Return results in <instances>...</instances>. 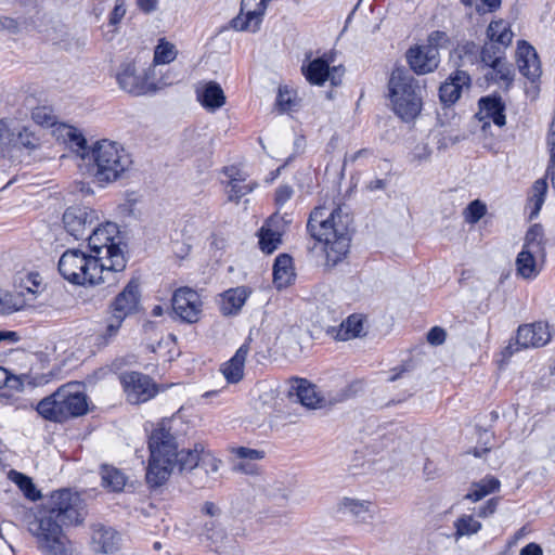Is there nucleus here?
I'll list each match as a JSON object with an SVG mask.
<instances>
[{
  "instance_id": "nucleus-1",
  "label": "nucleus",
  "mask_w": 555,
  "mask_h": 555,
  "mask_svg": "<svg viewBox=\"0 0 555 555\" xmlns=\"http://www.w3.org/2000/svg\"><path fill=\"white\" fill-rule=\"evenodd\" d=\"M81 504L77 493L68 489L55 491L28 522V530L43 555H72L70 542L63 532V526L79 525L83 520Z\"/></svg>"
},
{
  "instance_id": "nucleus-2",
  "label": "nucleus",
  "mask_w": 555,
  "mask_h": 555,
  "mask_svg": "<svg viewBox=\"0 0 555 555\" xmlns=\"http://www.w3.org/2000/svg\"><path fill=\"white\" fill-rule=\"evenodd\" d=\"M150 457L147 462L145 481L151 489L164 486L170 478L175 467H178L189 481L197 489L210 487L217 476L208 473L199 465L183 466L184 449L179 450L176 437L164 424H159L149 438Z\"/></svg>"
},
{
  "instance_id": "nucleus-3",
  "label": "nucleus",
  "mask_w": 555,
  "mask_h": 555,
  "mask_svg": "<svg viewBox=\"0 0 555 555\" xmlns=\"http://www.w3.org/2000/svg\"><path fill=\"white\" fill-rule=\"evenodd\" d=\"M352 217L341 206L328 208L315 207L308 219L310 235L323 244L324 266L336 267L347 258L351 244Z\"/></svg>"
},
{
  "instance_id": "nucleus-4",
  "label": "nucleus",
  "mask_w": 555,
  "mask_h": 555,
  "mask_svg": "<svg viewBox=\"0 0 555 555\" xmlns=\"http://www.w3.org/2000/svg\"><path fill=\"white\" fill-rule=\"evenodd\" d=\"M132 163L131 155L122 145L103 139L91 146V155L86 166L94 181L105 186L124 178Z\"/></svg>"
},
{
  "instance_id": "nucleus-5",
  "label": "nucleus",
  "mask_w": 555,
  "mask_h": 555,
  "mask_svg": "<svg viewBox=\"0 0 555 555\" xmlns=\"http://www.w3.org/2000/svg\"><path fill=\"white\" fill-rule=\"evenodd\" d=\"M57 267L61 275L75 285H98L116 281L105 261L101 262L99 256L88 255L80 249L64 251Z\"/></svg>"
},
{
  "instance_id": "nucleus-6",
  "label": "nucleus",
  "mask_w": 555,
  "mask_h": 555,
  "mask_svg": "<svg viewBox=\"0 0 555 555\" xmlns=\"http://www.w3.org/2000/svg\"><path fill=\"white\" fill-rule=\"evenodd\" d=\"M37 411L48 421L62 423L88 412L87 395L79 383H68L39 401Z\"/></svg>"
},
{
  "instance_id": "nucleus-7",
  "label": "nucleus",
  "mask_w": 555,
  "mask_h": 555,
  "mask_svg": "<svg viewBox=\"0 0 555 555\" xmlns=\"http://www.w3.org/2000/svg\"><path fill=\"white\" fill-rule=\"evenodd\" d=\"M388 88L396 115L403 121L414 120L423 106L418 81L404 68L397 67L390 75Z\"/></svg>"
},
{
  "instance_id": "nucleus-8",
  "label": "nucleus",
  "mask_w": 555,
  "mask_h": 555,
  "mask_svg": "<svg viewBox=\"0 0 555 555\" xmlns=\"http://www.w3.org/2000/svg\"><path fill=\"white\" fill-rule=\"evenodd\" d=\"M119 231L116 223L106 222L94 227L86 236L93 256L107 263L108 270L115 275L126 269L127 259L120 248Z\"/></svg>"
},
{
  "instance_id": "nucleus-9",
  "label": "nucleus",
  "mask_w": 555,
  "mask_h": 555,
  "mask_svg": "<svg viewBox=\"0 0 555 555\" xmlns=\"http://www.w3.org/2000/svg\"><path fill=\"white\" fill-rule=\"evenodd\" d=\"M140 285L137 280H131L109 305V317L106 319L103 336L112 338L117 335L125 319L139 309Z\"/></svg>"
},
{
  "instance_id": "nucleus-10",
  "label": "nucleus",
  "mask_w": 555,
  "mask_h": 555,
  "mask_svg": "<svg viewBox=\"0 0 555 555\" xmlns=\"http://www.w3.org/2000/svg\"><path fill=\"white\" fill-rule=\"evenodd\" d=\"M120 383L126 392L127 400L132 404L146 402L158 392L157 385L149 376L140 372H125L120 375Z\"/></svg>"
},
{
  "instance_id": "nucleus-11",
  "label": "nucleus",
  "mask_w": 555,
  "mask_h": 555,
  "mask_svg": "<svg viewBox=\"0 0 555 555\" xmlns=\"http://www.w3.org/2000/svg\"><path fill=\"white\" fill-rule=\"evenodd\" d=\"M96 210L86 206L68 207L63 215L66 231L76 240H83L98 224Z\"/></svg>"
},
{
  "instance_id": "nucleus-12",
  "label": "nucleus",
  "mask_w": 555,
  "mask_h": 555,
  "mask_svg": "<svg viewBox=\"0 0 555 555\" xmlns=\"http://www.w3.org/2000/svg\"><path fill=\"white\" fill-rule=\"evenodd\" d=\"M270 1L242 0L238 15L231 21L232 28L237 31L257 33Z\"/></svg>"
},
{
  "instance_id": "nucleus-13",
  "label": "nucleus",
  "mask_w": 555,
  "mask_h": 555,
  "mask_svg": "<svg viewBox=\"0 0 555 555\" xmlns=\"http://www.w3.org/2000/svg\"><path fill=\"white\" fill-rule=\"evenodd\" d=\"M172 310L185 323H196L202 314L203 302L198 293L190 287L178 288L171 299Z\"/></svg>"
},
{
  "instance_id": "nucleus-14",
  "label": "nucleus",
  "mask_w": 555,
  "mask_h": 555,
  "mask_svg": "<svg viewBox=\"0 0 555 555\" xmlns=\"http://www.w3.org/2000/svg\"><path fill=\"white\" fill-rule=\"evenodd\" d=\"M116 80L120 89L133 95H143L155 90L147 81L146 74H139L132 62H126L119 66Z\"/></svg>"
},
{
  "instance_id": "nucleus-15",
  "label": "nucleus",
  "mask_w": 555,
  "mask_h": 555,
  "mask_svg": "<svg viewBox=\"0 0 555 555\" xmlns=\"http://www.w3.org/2000/svg\"><path fill=\"white\" fill-rule=\"evenodd\" d=\"M183 456L184 467L199 465L215 476H217L222 465V461L202 442H196L192 449H184Z\"/></svg>"
},
{
  "instance_id": "nucleus-16",
  "label": "nucleus",
  "mask_w": 555,
  "mask_h": 555,
  "mask_svg": "<svg viewBox=\"0 0 555 555\" xmlns=\"http://www.w3.org/2000/svg\"><path fill=\"white\" fill-rule=\"evenodd\" d=\"M405 56L410 68L417 75L433 73L440 63L439 52L427 49L424 44L411 47Z\"/></svg>"
},
{
  "instance_id": "nucleus-17",
  "label": "nucleus",
  "mask_w": 555,
  "mask_h": 555,
  "mask_svg": "<svg viewBox=\"0 0 555 555\" xmlns=\"http://www.w3.org/2000/svg\"><path fill=\"white\" fill-rule=\"evenodd\" d=\"M516 63L519 73L528 80L534 82L541 76V63L535 49L527 41H518Z\"/></svg>"
},
{
  "instance_id": "nucleus-18",
  "label": "nucleus",
  "mask_w": 555,
  "mask_h": 555,
  "mask_svg": "<svg viewBox=\"0 0 555 555\" xmlns=\"http://www.w3.org/2000/svg\"><path fill=\"white\" fill-rule=\"evenodd\" d=\"M551 340L548 325L543 322L520 325L517 330L516 345L520 348H539Z\"/></svg>"
},
{
  "instance_id": "nucleus-19",
  "label": "nucleus",
  "mask_w": 555,
  "mask_h": 555,
  "mask_svg": "<svg viewBox=\"0 0 555 555\" xmlns=\"http://www.w3.org/2000/svg\"><path fill=\"white\" fill-rule=\"evenodd\" d=\"M91 540L94 550L103 554H114L118 552L122 541L118 531L102 524L92 526Z\"/></svg>"
},
{
  "instance_id": "nucleus-20",
  "label": "nucleus",
  "mask_w": 555,
  "mask_h": 555,
  "mask_svg": "<svg viewBox=\"0 0 555 555\" xmlns=\"http://www.w3.org/2000/svg\"><path fill=\"white\" fill-rule=\"evenodd\" d=\"M478 106L479 111L477 113V117L481 121L487 120L485 121V125L489 124V121H493V124L500 128L505 126V103L499 94L480 98Z\"/></svg>"
},
{
  "instance_id": "nucleus-21",
  "label": "nucleus",
  "mask_w": 555,
  "mask_h": 555,
  "mask_svg": "<svg viewBox=\"0 0 555 555\" xmlns=\"http://www.w3.org/2000/svg\"><path fill=\"white\" fill-rule=\"evenodd\" d=\"M230 452L238 460L233 464V470L245 475H258L259 466L255 463L264 457V452L247 447H233Z\"/></svg>"
},
{
  "instance_id": "nucleus-22",
  "label": "nucleus",
  "mask_w": 555,
  "mask_h": 555,
  "mask_svg": "<svg viewBox=\"0 0 555 555\" xmlns=\"http://www.w3.org/2000/svg\"><path fill=\"white\" fill-rule=\"evenodd\" d=\"M291 399L300 402L304 406L309 409L321 408L323 398H321L315 389V386L310 384L307 379H296L291 386L288 391Z\"/></svg>"
},
{
  "instance_id": "nucleus-23",
  "label": "nucleus",
  "mask_w": 555,
  "mask_h": 555,
  "mask_svg": "<svg viewBox=\"0 0 555 555\" xmlns=\"http://www.w3.org/2000/svg\"><path fill=\"white\" fill-rule=\"evenodd\" d=\"M196 96L202 106L208 112H216L225 104V95L221 86L212 80L198 87Z\"/></svg>"
},
{
  "instance_id": "nucleus-24",
  "label": "nucleus",
  "mask_w": 555,
  "mask_h": 555,
  "mask_svg": "<svg viewBox=\"0 0 555 555\" xmlns=\"http://www.w3.org/2000/svg\"><path fill=\"white\" fill-rule=\"evenodd\" d=\"M364 317L361 314H351L339 326L327 328V334L334 339L346 341L359 337L363 333Z\"/></svg>"
},
{
  "instance_id": "nucleus-25",
  "label": "nucleus",
  "mask_w": 555,
  "mask_h": 555,
  "mask_svg": "<svg viewBox=\"0 0 555 555\" xmlns=\"http://www.w3.org/2000/svg\"><path fill=\"white\" fill-rule=\"evenodd\" d=\"M250 293V289L246 286H238L225 291L221 296V313L223 315L237 314L245 305Z\"/></svg>"
},
{
  "instance_id": "nucleus-26",
  "label": "nucleus",
  "mask_w": 555,
  "mask_h": 555,
  "mask_svg": "<svg viewBox=\"0 0 555 555\" xmlns=\"http://www.w3.org/2000/svg\"><path fill=\"white\" fill-rule=\"evenodd\" d=\"M332 62V57L323 54L309 62L308 65H302L301 72L311 85L323 86L330 77V64Z\"/></svg>"
},
{
  "instance_id": "nucleus-27",
  "label": "nucleus",
  "mask_w": 555,
  "mask_h": 555,
  "mask_svg": "<svg viewBox=\"0 0 555 555\" xmlns=\"http://www.w3.org/2000/svg\"><path fill=\"white\" fill-rule=\"evenodd\" d=\"M248 352L249 345L245 343L236 350L235 354L222 365L221 372L228 383L235 384L243 378L244 365Z\"/></svg>"
},
{
  "instance_id": "nucleus-28",
  "label": "nucleus",
  "mask_w": 555,
  "mask_h": 555,
  "mask_svg": "<svg viewBox=\"0 0 555 555\" xmlns=\"http://www.w3.org/2000/svg\"><path fill=\"white\" fill-rule=\"evenodd\" d=\"M295 279L293 259L287 254L276 257L273 264V283L278 288H284L292 284Z\"/></svg>"
},
{
  "instance_id": "nucleus-29",
  "label": "nucleus",
  "mask_w": 555,
  "mask_h": 555,
  "mask_svg": "<svg viewBox=\"0 0 555 555\" xmlns=\"http://www.w3.org/2000/svg\"><path fill=\"white\" fill-rule=\"evenodd\" d=\"M62 135L69 146V149L83 162L86 165L91 155V146H88L87 140L81 132L70 126H64Z\"/></svg>"
},
{
  "instance_id": "nucleus-30",
  "label": "nucleus",
  "mask_w": 555,
  "mask_h": 555,
  "mask_svg": "<svg viewBox=\"0 0 555 555\" xmlns=\"http://www.w3.org/2000/svg\"><path fill=\"white\" fill-rule=\"evenodd\" d=\"M372 505L373 503L369 500L346 496L339 501L338 511L364 522L367 518H372Z\"/></svg>"
},
{
  "instance_id": "nucleus-31",
  "label": "nucleus",
  "mask_w": 555,
  "mask_h": 555,
  "mask_svg": "<svg viewBox=\"0 0 555 555\" xmlns=\"http://www.w3.org/2000/svg\"><path fill=\"white\" fill-rule=\"evenodd\" d=\"M538 257H541V254L521 249L515 261L517 274L525 280L535 279L541 271Z\"/></svg>"
},
{
  "instance_id": "nucleus-32",
  "label": "nucleus",
  "mask_w": 555,
  "mask_h": 555,
  "mask_svg": "<svg viewBox=\"0 0 555 555\" xmlns=\"http://www.w3.org/2000/svg\"><path fill=\"white\" fill-rule=\"evenodd\" d=\"M491 72L486 75L489 81H493L505 89H508L514 81V70L505 60H499L490 65Z\"/></svg>"
},
{
  "instance_id": "nucleus-33",
  "label": "nucleus",
  "mask_w": 555,
  "mask_h": 555,
  "mask_svg": "<svg viewBox=\"0 0 555 555\" xmlns=\"http://www.w3.org/2000/svg\"><path fill=\"white\" fill-rule=\"evenodd\" d=\"M513 31L507 22L503 20L493 21L487 28V38L490 42L507 48L513 40Z\"/></svg>"
},
{
  "instance_id": "nucleus-34",
  "label": "nucleus",
  "mask_w": 555,
  "mask_h": 555,
  "mask_svg": "<svg viewBox=\"0 0 555 555\" xmlns=\"http://www.w3.org/2000/svg\"><path fill=\"white\" fill-rule=\"evenodd\" d=\"M101 479L103 488L112 492L122 491L127 481V477L121 470L109 465L101 467Z\"/></svg>"
},
{
  "instance_id": "nucleus-35",
  "label": "nucleus",
  "mask_w": 555,
  "mask_h": 555,
  "mask_svg": "<svg viewBox=\"0 0 555 555\" xmlns=\"http://www.w3.org/2000/svg\"><path fill=\"white\" fill-rule=\"evenodd\" d=\"M279 230L272 229V219H269L259 230V246L266 254H272L282 242Z\"/></svg>"
},
{
  "instance_id": "nucleus-36",
  "label": "nucleus",
  "mask_w": 555,
  "mask_h": 555,
  "mask_svg": "<svg viewBox=\"0 0 555 555\" xmlns=\"http://www.w3.org/2000/svg\"><path fill=\"white\" fill-rule=\"evenodd\" d=\"M500 488V481L495 477L487 476L478 482L472 485V489L464 496L465 500L477 502L483 499L486 495L498 491Z\"/></svg>"
},
{
  "instance_id": "nucleus-37",
  "label": "nucleus",
  "mask_w": 555,
  "mask_h": 555,
  "mask_svg": "<svg viewBox=\"0 0 555 555\" xmlns=\"http://www.w3.org/2000/svg\"><path fill=\"white\" fill-rule=\"evenodd\" d=\"M201 537L210 550L218 551L223 545L225 532L216 520H210L204 525Z\"/></svg>"
},
{
  "instance_id": "nucleus-38",
  "label": "nucleus",
  "mask_w": 555,
  "mask_h": 555,
  "mask_svg": "<svg viewBox=\"0 0 555 555\" xmlns=\"http://www.w3.org/2000/svg\"><path fill=\"white\" fill-rule=\"evenodd\" d=\"M543 236L544 232L542 225L538 223L532 224L525 235L522 249L541 254V258H543L545 256Z\"/></svg>"
},
{
  "instance_id": "nucleus-39",
  "label": "nucleus",
  "mask_w": 555,
  "mask_h": 555,
  "mask_svg": "<svg viewBox=\"0 0 555 555\" xmlns=\"http://www.w3.org/2000/svg\"><path fill=\"white\" fill-rule=\"evenodd\" d=\"M8 477L18 487L27 499L37 501L41 498V493L36 489L30 477L14 469L9 472Z\"/></svg>"
},
{
  "instance_id": "nucleus-40",
  "label": "nucleus",
  "mask_w": 555,
  "mask_h": 555,
  "mask_svg": "<svg viewBox=\"0 0 555 555\" xmlns=\"http://www.w3.org/2000/svg\"><path fill=\"white\" fill-rule=\"evenodd\" d=\"M225 175L230 177V191H229V201L238 202L244 195L250 193L256 183H244V179L236 177L237 173H233V169H225Z\"/></svg>"
},
{
  "instance_id": "nucleus-41",
  "label": "nucleus",
  "mask_w": 555,
  "mask_h": 555,
  "mask_svg": "<svg viewBox=\"0 0 555 555\" xmlns=\"http://www.w3.org/2000/svg\"><path fill=\"white\" fill-rule=\"evenodd\" d=\"M25 307L23 292L13 294L0 289V314H10Z\"/></svg>"
},
{
  "instance_id": "nucleus-42",
  "label": "nucleus",
  "mask_w": 555,
  "mask_h": 555,
  "mask_svg": "<svg viewBox=\"0 0 555 555\" xmlns=\"http://www.w3.org/2000/svg\"><path fill=\"white\" fill-rule=\"evenodd\" d=\"M454 538L459 540L465 535H473L481 529V522L476 520L472 515H462L454 521Z\"/></svg>"
},
{
  "instance_id": "nucleus-43",
  "label": "nucleus",
  "mask_w": 555,
  "mask_h": 555,
  "mask_svg": "<svg viewBox=\"0 0 555 555\" xmlns=\"http://www.w3.org/2000/svg\"><path fill=\"white\" fill-rule=\"evenodd\" d=\"M546 179V177L538 179L532 185V195L529 198V202L533 204V208L530 212L531 219L539 215L544 203L545 194L547 191Z\"/></svg>"
},
{
  "instance_id": "nucleus-44",
  "label": "nucleus",
  "mask_w": 555,
  "mask_h": 555,
  "mask_svg": "<svg viewBox=\"0 0 555 555\" xmlns=\"http://www.w3.org/2000/svg\"><path fill=\"white\" fill-rule=\"evenodd\" d=\"M176 57V47L165 39H160L154 51V64H168Z\"/></svg>"
},
{
  "instance_id": "nucleus-45",
  "label": "nucleus",
  "mask_w": 555,
  "mask_h": 555,
  "mask_svg": "<svg viewBox=\"0 0 555 555\" xmlns=\"http://www.w3.org/2000/svg\"><path fill=\"white\" fill-rule=\"evenodd\" d=\"M505 47H501L500 44L493 43V42H486L480 51V57L481 61L486 65H490L499 60H505L504 59V51Z\"/></svg>"
},
{
  "instance_id": "nucleus-46",
  "label": "nucleus",
  "mask_w": 555,
  "mask_h": 555,
  "mask_svg": "<svg viewBox=\"0 0 555 555\" xmlns=\"http://www.w3.org/2000/svg\"><path fill=\"white\" fill-rule=\"evenodd\" d=\"M14 144L20 147H25L29 151L36 150L40 145V140L36 133L27 127H23L14 139Z\"/></svg>"
},
{
  "instance_id": "nucleus-47",
  "label": "nucleus",
  "mask_w": 555,
  "mask_h": 555,
  "mask_svg": "<svg viewBox=\"0 0 555 555\" xmlns=\"http://www.w3.org/2000/svg\"><path fill=\"white\" fill-rule=\"evenodd\" d=\"M41 284L42 280L38 272H28L24 276L20 278V288L24 295L25 292L31 295L38 294L40 292Z\"/></svg>"
},
{
  "instance_id": "nucleus-48",
  "label": "nucleus",
  "mask_w": 555,
  "mask_h": 555,
  "mask_svg": "<svg viewBox=\"0 0 555 555\" xmlns=\"http://www.w3.org/2000/svg\"><path fill=\"white\" fill-rule=\"evenodd\" d=\"M461 92L456 85L448 80L440 86L439 98L443 104L450 105L459 100Z\"/></svg>"
},
{
  "instance_id": "nucleus-49",
  "label": "nucleus",
  "mask_w": 555,
  "mask_h": 555,
  "mask_svg": "<svg viewBox=\"0 0 555 555\" xmlns=\"http://www.w3.org/2000/svg\"><path fill=\"white\" fill-rule=\"evenodd\" d=\"M486 205L479 199H475L465 209L464 218L466 222L475 224L486 215Z\"/></svg>"
},
{
  "instance_id": "nucleus-50",
  "label": "nucleus",
  "mask_w": 555,
  "mask_h": 555,
  "mask_svg": "<svg viewBox=\"0 0 555 555\" xmlns=\"http://www.w3.org/2000/svg\"><path fill=\"white\" fill-rule=\"evenodd\" d=\"M450 44V37L446 31L434 30L427 37V42L424 44L427 49H434L439 52V49L448 48Z\"/></svg>"
},
{
  "instance_id": "nucleus-51",
  "label": "nucleus",
  "mask_w": 555,
  "mask_h": 555,
  "mask_svg": "<svg viewBox=\"0 0 555 555\" xmlns=\"http://www.w3.org/2000/svg\"><path fill=\"white\" fill-rule=\"evenodd\" d=\"M455 52L464 61L473 63L479 52L478 46L473 41H466L462 44H459Z\"/></svg>"
},
{
  "instance_id": "nucleus-52",
  "label": "nucleus",
  "mask_w": 555,
  "mask_h": 555,
  "mask_svg": "<svg viewBox=\"0 0 555 555\" xmlns=\"http://www.w3.org/2000/svg\"><path fill=\"white\" fill-rule=\"evenodd\" d=\"M33 119L36 124L40 126H53L55 122V117L48 111L47 107H37L33 111Z\"/></svg>"
},
{
  "instance_id": "nucleus-53",
  "label": "nucleus",
  "mask_w": 555,
  "mask_h": 555,
  "mask_svg": "<svg viewBox=\"0 0 555 555\" xmlns=\"http://www.w3.org/2000/svg\"><path fill=\"white\" fill-rule=\"evenodd\" d=\"M125 14H126V8H125L124 2L122 1L116 2L113 11L109 14V20H108V26L114 27L112 30V36L108 37L109 40L113 39L114 34L116 31V26L124 18Z\"/></svg>"
},
{
  "instance_id": "nucleus-54",
  "label": "nucleus",
  "mask_w": 555,
  "mask_h": 555,
  "mask_svg": "<svg viewBox=\"0 0 555 555\" xmlns=\"http://www.w3.org/2000/svg\"><path fill=\"white\" fill-rule=\"evenodd\" d=\"M276 106L280 111L286 112L292 109L293 102H292V93L287 89H279V93L276 96Z\"/></svg>"
},
{
  "instance_id": "nucleus-55",
  "label": "nucleus",
  "mask_w": 555,
  "mask_h": 555,
  "mask_svg": "<svg viewBox=\"0 0 555 555\" xmlns=\"http://www.w3.org/2000/svg\"><path fill=\"white\" fill-rule=\"evenodd\" d=\"M447 333L442 327L435 326L429 330L427 334V340L430 345L439 346L442 345L446 340Z\"/></svg>"
},
{
  "instance_id": "nucleus-56",
  "label": "nucleus",
  "mask_w": 555,
  "mask_h": 555,
  "mask_svg": "<svg viewBox=\"0 0 555 555\" xmlns=\"http://www.w3.org/2000/svg\"><path fill=\"white\" fill-rule=\"evenodd\" d=\"M294 190L289 185H280L275 191V204L283 206L287 201L292 198Z\"/></svg>"
},
{
  "instance_id": "nucleus-57",
  "label": "nucleus",
  "mask_w": 555,
  "mask_h": 555,
  "mask_svg": "<svg viewBox=\"0 0 555 555\" xmlns=\"http://www.w3.org/2000/svg\"><path fill=\"white\" fill-rule=\"evenodd\" d=\"M449 81L456 85L462 91L464 87H469L470 77L466 72L457 69L449 77Z\"/></svg>"
},
{
  "instance_id": "nucleus-58",
  "label": "nucleus",
  "mask_w": 555,
  "mask_h": 555,
  "mask_svg": "<svg viewBox=\"0 0 555 555\" xmlns=\"http://www.w3.org/2000/svg\"><path fill=\"white\" fill-rule=\"evenodd\" d=\"M2 388L20 392L24 389V382L21 376L13 375L9 372L7 383L3 385Z\"/></svg>"
},
{
  "instance_id": "nucleus-59",
  "label": "nucleus",
  "mask_w": 555,
  "mask_h": 555,
  "mask_svg": "<svg viewBox=\"0 0 555 555\" xmlns=\"http://www.w3.org/2000/svg\"><path fill=\"white\" fill-rule=\"evenodd\" d=\"M498 500L490 499L483 506H480L477 512L478 517L486 518L496 511Z\"/></svg>"
},
{
  "instance_id": "nucleus-60",
  "label": "nucleus",
  "mask_w": 555,
  "mask_h": 555,
  "mask_svg": "<svg viewBox=\"0 0 555 555\" xmlns=\"http://www.w3.org/2000/svg\"><path fill=\"white\" fill-rule=\"evenodd\" d=\"M546 178H550L552 186L555 189V147L550 150V162L546 168Z\"/></svg>"
},
{
  "instance_id": "nucleus-61",
  "label": "nucleus",
  "mask_w": 555,
  "mask_h": 555,
  "mask_svg": "<svg viewBox=\"0 0 555 555\" xmlns=\"http://www.w3.org/2000/svg\"><path fill=\"white\" fill-rule=\"evenodd\" d=\"M372 155H373V152L371 150H369V149H361V150H359L358 152H356V153H353L351 155H345L344 165H346L347 163L353 164L359 158L370 157Z\"/></svg>"
},
{
  "instance_id": "nucleus-62",
  "label": "nucleus",
  "mask_w": 555,
  "mask_h": 555,
  "mask_svg": "<svg viewBox=\"0 0 555 555\" xmlns=\"http://www.w3.org/2000/svg\"><path fill=\"white\" fill-rule=\"evenodd\" d=\"M202 512L209 517H218L221 514L220 508L214 502H205Z\"/></svg>"
},
{
  "instance_id": "nucleus-63",
  "label": "nucleus",
  "mask_w": 555,
  "mask_h": 555,
  "mask_svg": "<svg viewBox=\"0 0 555 555\" xmlns=\"http://www.w3.org/2000/svg\"><path fill=\"white\" fill-rule=\"evenodd\" d=\"M158 0H137V4L144 13H151L156 10Z\"/></svg>"
},
{
  "instance_id": "nucleus-64",
  "label": "nucleus",
  "mask_w": 555,
  "mask_h": 555,
  "mask_svg": "<svg viewBox=\"0 0 555 555\" xmlns=\"http://www.w3.org/2000/svg\"><path fill=\"white\" fill-rule=\"evenodd\" d=\"M520 555H543V551L539 544L529 543L520 550Z\"/></svg>"
}]
</instances>
